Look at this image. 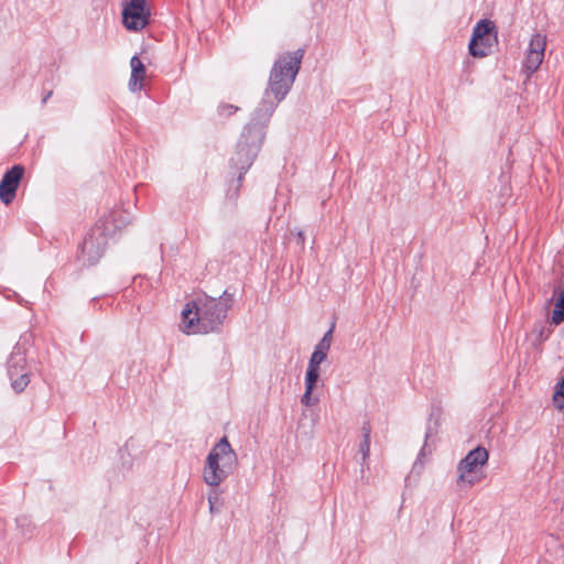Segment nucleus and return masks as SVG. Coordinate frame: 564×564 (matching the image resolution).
<instances>
[{"label": "nucleus", "instance_id": "a878e982", "mask_svg": "<svg viewBox=\"0 0 564 564\" xmlns=\"http://www.w3.org/2000/svg\"><path fill=\"white\" fill-rule=\"evenodd\" d=\"M52 94H53V93H52V90H50L48 93H46V94L44 95L43 99H42V102H43V104H45V102L48 100V98L52 96Z\"/></svg>", "mask_w": 564, "mask_h": 564}, {"label": "nucleus", "instance_id": "20e7f679", "mask_svg": "<svg viewBox=\"0 0 564 564\" xmlns=\"http://www.w3.org/2000/svg\"><path fill=\"white\" fill-rule=\"evenodd\" d=\"M238 465V457L226 436L216 443L207 455L203 478L209 487H218Z\"/></svg>", "mask_w": 564, "mask_h": 564}, {"label": "nucleus", "instance_id": "f03ea898", "mask_svg": "<svg viewBox=\"0 0 564 564\" xmlns=\"http://www.w3.org/2000/svg\"><path fill=\"white\" fill-rule=\"evenodd\" d=\"M264 132L262 127H256L247 124L241 132L239 141L236 147V151L230 158V169L237 173V180L235 183V191L230 193V197H237L242 180L247 171L253 164L261 145L264 140Z\"/></svg>", "mask_w": 564, "mask_h": 564}, {"label": "nucleus", "instance_id": "4be33fe9", "mask_svg": "<svg viewBox=\"0 0 564 564\" xmlns=\"http://www.w3.org/2000/svg\"><path fill=\"white\" fill-rule=\"evenodd\" d=\"M329 348H330V345L326 344V340H322L321 339L317 343V345L315 346L314 350H316L318 352H323V354H325L327 356V352H328Z\"/></svg>", "mask_w": 564, "mask_h": 564}, {"label": "nucleus", "instance_id": "393cba45", "mask_svg": "<svg viewBox=\"0 0 564 564\" xmlns=\"http://www.w3.org/2000/svg\"><path fill=\"white\" fill-rule=\"evenodd\" d=\"M296 238H297V243L303 247L305 238H304V234L302 230H299L296 232Z\"/></svg>", "mask_w": 564, "mask_h": 564}, {"label": "nucleus", "instance_id": "2eb2a0df", "mask_svg": "<svg viewBox=\"0 0 564 564\" xmlns=\"http://www.w3.org/2000/svg\"><path fill=\"white\" fill-rule=\"evenodd\" d=\"M319 378V368L307 366L305 375V388L314 389Z\"/></svg>", "mask_w": 564, "mask_h": 564}, {"label": "nucleus", "instance_id": "4468645a", "mask_svg": "<svg viewBox=\"0 0 564 564\" xmlns=\"http://www.w3.org/2000/svg\"><path fill=\"white\" fill-rule=\"evenodd\" d=\"M556 295L555 307L552 312V322L555 325L561 324L564 321V289L555 290Z\"/></svg>", "mask_w": 564, "mask_h": 564}, {"label": "nucleus", "instance_id": "ddd939ff", "mask_svg": "<svg viewBox=\"0 0 564 564\" xmlns=\"http://www.w3.org/2000/svg\"><path fill=\"white\" fill-rule=\"evenodd\" d=\"M130 66L131 76L129 80V88L132 91H137L141 89V83L143 82L145 76V67L137 55L131 57Z\"/></svg>", "mask_w": 564, "mask_h": 564}, {"label": "nucleus", "instance_id": "f8f14e48", "mask_svg": "<svg viewBox=\"0 0 564 564\" xmlns=\"http://www.w3.org/2000/svg\"><path fill=\"white\" fill-rule=\"evenodd\" d=\"M279 102L280 101H276L275 97H267L264 94L263 99L254 110L253 116L248 124L262 127V131L264 132L265 123L269 122Z\"/></svg>", "mask_w": 564, "mask_h": 564}, {"label": "nucleus", "instance_id": "9b49d317", "mask_svg": "<svg viewBox=\"0 0 564 564\" xmlns=\"http://www.w3.org/2000/svg\"><path fill=\"white\" fill-rule=\"evenodd\" d=\"M24 167L22 165H13L8 170L0 182V200L4 205H9L15 197L17 189L23 177Z\"/></svg>", "mask_w": 564, "mask_h": 564}, {"label": "nucleus", "instance_id": "aec40b11", "mask_svg": "<svg viewBox=\"0 0 564 564\" xmlns=\"http://www.w3.org/2000/svg\"><path fill=\"white\" fill-rule=\"evenodd\" d=\"M111 219H112V223H113V226L116 229H121L129 223V220L123 215V213H117V214L112 215Z\"/></svg>", "mask_w": 564, "mask_h": 564}, {"label": "nucleus", "instance_id": "9d476101", "mask_svg": "<svg viewBox=\"0 0 564 564\" xmlns=\"http://www.w3.org/2000/svg\"><path fill=\"white\" fill-rule=\"evenodd\" d=\"M546 39L540 33L532 35L525 59L523 62V70L528 77L538 70L544 58Z\"/></svg>", "mask_w": 564, "mask_h": 564}, {"label": "nucleus", "instance_id": "1a4fd4ad", "mask_svg": "<svg viewBox=\"0 0 564 564\" xmlns=\"http://www.w3.org/2000/svg\"><path fill=\"white\" fill-rule=\"evenodd\" d=\"M150 10L147 0H130L122 9V23L129 31H140L147 26Z\"/></svg>", "mask_w": 564, "mask_h": 564}, {"label": "nucleus", "instance_id": "f3484780", "mask_svg": "<svg viewBox=\"0 0 564 564\" xmlns=\"http://www.w3.org/2000/svg\"><path fill=\"white\" fill-rule=\"evenodd\" d=\"M313 390L314 389L305 388V392L301 399V402L305 406H312L318 402V398L312 395Z\"/></svg>", "mask_w": 564, "mask_h": 564}, {"label": "nucleus", "instance_id": "dca6fc26", "mask_svg": "<svg viewBox=\"0 0 564 564\" xmlns=\"http://www.w3.org/2000/svg\"><path fill=\"white\" fill-rule=\"evenodd\" d=\"M220 498V491L217 487H212L208 492V503H209V512L212 514L219 512V508L217 507Z\"/></svg>", "mask_w": 564, "mask_h": 564}, {"label": "nucleus", "instance_id": "6e6552de", "mask_svg": "<svg viewBox=\"0 0 564 564\" xmlns=\"http://www.w3.org/2000/svg\"><path fill=\"white\" fill-rule=\"evenodd\" d=\"M495 41H497V32L494 23L488 20L479 21L473 30L469 54L474 57L487 56Z\"/></svg>", "mask_w": 564, "mask_h": 564}, {"label": "nucleus", "instance_id": "423d86ee", "mask_svg": "<svg viewBox=\"0 0 564 564\" xmlns=\"http://www.w3.org/2000/svg\"><path fill=\"white\" fill-rule=\"evenodd\" d=\"M107 231L108 227L105 226L104 229L97 228L91 230L85 237L77 254V260L82 265L90 267L100 260L107 243Z\"/></svg>", "mask_w": 564, "mask_h": 564}, {"label": "nucleus", "instance_id": "a211bd4d", "mask_svg": "<svg viewBox=\"0 0 564 564\" xmlns=\"http://www.w3.org/2000/svg\"><path fill=\"white\" fill-rule=\"evenodd\" d=\"M239 108L237 106L230 104H221L218 107V113L223 117H229L237 112Z\"/></svg>", "mask_w": 564, "mask_h": 564}, {"label": "nucleus", "instance_id": "412c9836", "mask_svg": "<svg viewBox=\"0 0 564 564\" xmlns=\"http://www.w3.org/2000/svg\"><path fill=\"white\" fill-rule=\"evenodd\" d=\"M359 453L361 454L362 460L366 462L370 453V440L362 438L359 444Z\"/></svg>", "mask_w": 564, "mask_h": 564}, {"label": "nucleus", "instance_id": "b1692460", "mask_svg": "<svg viewBox=\"0 0 564 564\" xmlns=\"http://www.w3.org/2000/svg\"><path fill=\"white\" fill-rule=\"evenodd\" d=\"M322 340H326V344L330 345L333 340V327L329 328L323 336Z\"/></svg>", "mask_w": 564, "mask_h": 564}, {"label": "nucleus", "instance_id": "f257e3e1", "mask_svg": "<svg viewBox=\"0 0 564 564\" xmlns=\"http://www.w3.org/2000/svg\"><path fill=\"white\" fill-rule=\"evenodd\" d=\"M234 296L226 290L219 297L207 294L186 303L182 311L183 332L186 334H209L220 332Z\"/></svg>", "mask_w": 564, "mask_h": 564}, {"label": "nucleus", "instance_id": "39448f33", "mask_svg": "<svg viewBox=\"0 0 564 564\" xmlns=\"http://www.w3.org/2000/svg\"><path fill=\"white\" fill-rule=\"evenodd\" d=\"M488 457L485 447L478 446L470 451L457 465V484L471 487L480 481L477 471L488 462Z\"/></svg>", "mask_w": 564, "mask_h": 564}, {"label": "nucleus", "instance_id": "6ab92c4d", "mask_svg": "<svg viewBox=\"0 0 564 564\" xmlns=\"http://www.w3.org/2000/svg\"><path fill=\"white\" fill-rule=\"evenodd\" d=\"M326 357L327 356L325 354L314 350L310 358L308 366L319 368L321 364L326 359Z\"/></svg>", "mask_w": 564, "mask_h": 564}, {"label": "nucleus", "instance_id": "5701e85b", "mask_svg": "<svg viewBox=\"0 0 564 564\" xmlns=\"http://www.w3.org/2000/svg\"><path fill=\"white\" fill-rule=\"evenodd\" d=\"M362 438L370 440L371 426L369 422H364L361 426Z\"/></svg>", "mask_w": 564, "mask_h": 564}, {"label": "nucleus", "instance_id": "7ed1b4c3", "mask_svg": "<svg viewBox=\"0 0 564 564\" xmlns=\"http://www.w3.org/2000/svg\"><path fill=\"white\" fill-rule=\"evenodd\" d=\"M304 50L297 48L292 53L280 55L270 70L267 97L273 96L276 101H282L292 88L301 68Z\"/></svg>", "mask_w": 564, "mask_h": 564}, {"label": "nucleus", "instance_id": "0eeeda50", "mask_svg": "<svg viewBox=\"0 0 564 564\" xmlns=\"http://www.w3.org/2000/svg\"><path fill=\"white\" fill-rule=\"evenodd\" d=\"M8 376L11 381L12 389L20 393L30 383V369L26 364L25 350L17 344L8 359Z\"/></svg>", "mask_w": 564, "mask_h": 564}]
</instances>
